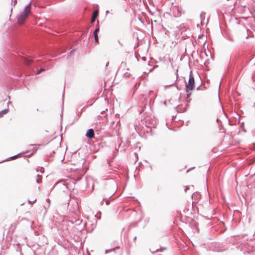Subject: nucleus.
Listing matches in <instances>:
<instances>
[{"label":"nucleus","mask_w":255,"mask_h":255,"mask_svg":"<svg viewBox=\"0 0 255 255\" xmlns=\"http://www.w3.org/2000/svg\"><path fill=\"white\" fill-rule=\"evenodd\" d=\"M18 60L19 61L20 64L14 65L13 67H12L11 72L15 77H17L19 78L22 76V74L24 71L22 64L26 66H30L33 62V60L29 57L23 55L19 57L18 58Z\"/></svg>","instance_id":"1"},{"label":"nucleus","mask_w":255,"mask_h":255,"mask_svg":"<svg viewBox=\"0 0 255 255\" xmlns=\"http://www.w3.org/2000/svg\"><path fill=\"white\" fill-rule=\"evenodd\" d=\"M195 88V79L191 71L189 74V78L187 83L186 82L185 90L188 92V90H193Z\"/></svg>","instance_id":"2"},{"label":"nucleus","mask_w":255,"mask_h":255,"mask_svg":"<svg viewBox=\"0 0 255 255\" xmlns=\"http://www.w3.org/2000/svg\"><path fill=\"white\" fill-rule=\"evenodd\" d=\"M86 171H85L83 169L79 170L78 172V175L72 179V182L74 184L76 183L77 182L79 181L82 179V177L84 175Z\"/></svg>","instance_id":"3"},{"label":"nucleus","mask_w":255,"mask_h":255,"mask_svg":"<svg viewBox=\"0 0 255 255\" xmlns=\"http://www.w3.org/2000/svg\"><path fill=\"white\" fill-rule=\"evenodd\" d=\"M28 16V14L21 12L17 16L18 22L20 24H23L27 19Z\"/></svg>","instance_id":"4"},{"label":"nucleus","mask_w":255,"mask_h":255,"mask_svg":"<svg viewBox=\"0 0 255 255\" xmlns=\"http://www.w3.org/2000/svg\"><path fill=\"white\" fill-rule=\"evenodd\" d=\"M54 186H58L61 188L64 192H66L68 190V187L63 181H60L56 183Z\"/></svg>","instance_id":"5"},{"label":"nucleus","mask_w":255,"mask_h":255,"mask_svg":"<svg viewBox=\"0 0 255 255\" xmlns=\"http://www.w3.org/2000/svg\"><path fill=\"white\" fill-rule=\"evenodd\" d=\"M86 136L88 138H93L95 137L94 131L93 128H89L87 130Z\"/></svg>","instance_id":"6"},{"label":"nucleus","mask_w":255,"mask_h":255,"mask_svg":"<svg viewBox=\"0 0 255 255\" xmlns=\"http://www.w3.org/2000/svg\"><path fill=\"white\" fill-rule=\"evenodd\" d=\"M30 8H31V4L29 3L24 7L22 12L29 15L30 13Z\"/></svg>","instance_id":"7"},{"label":"nucleus","mask_w":255,"mask_h":255,"mask_svg":"<svg viewBox=\"0 0 255 255\" xmlns=\"http://www.w3.org/2000/svg\"><path fill=\"white\" fill-rule=\"evenodd\" d=\"M82 220L81 219H77V220H75V221H74L73 220H71L70 222L72 223V224H75L76 225H81V224L82 223Z\"/></svg>","instance_id":"8"},{"label":"nucleus","mask_w":255,"mask_h":255,"mask_svg":"<svg viewBox=\"0 0 255 255\" xmlns=\"http://www.w3.org/2000/svg\"><path fill=\"white\" fill-rule=\"evenodd\" d=\"M96 99L94 98L89 100L86 104L87 106H92L96 101Z\"/></svg>","instance_id":"9"},{"label":"nucleus","mask_w":255,"mask_h":255,"mask_svg":"<svg viewBox=\"0 0 255 255\" xmlns=\"http://www.w3.org/2000/svg\"><path fill=\"white\" fill-rule=\"evenodd\" d=\"M8 112H9L8 108L4 109V110H3L0 111V118L2 117L4 115L6 114L7 113H8Z\"/></svg>","instance_id":"10"},{"label":"nucleus","mask_w":255,"mask_h":255,"mask_svg":"<svg viewBox=\"0 0 255 255\" xmlns=\"http://www.w3.org/2000/svg\"><path fill=\"white\" fill-rule=\"evenodd\" d=\"M42 176L39 175H37V178H36V181L37 183L39 184L40 182H42Z\"/></svg>","instance_id":"11"},{"label":"nucleus","mask_w":255,"mask_h":255,"mask_svg":"<svg viewBox=\"0 0 255 255\" xmlns=\"http://www.w3.org/2000/svg\"><path fill=\"white\" fill-rule=\"evenodd\" d=\"M110 181H111V184L115 188V187H118V185H117V184L116 183V181L115 180H114L112 178H111L110 179Z\"/></svg>","instance_id":"12"},{"label":"nucleus","mask_w":255,"mask_h":255,"mask_svg":"<svg viewBox=\"0 0 255 255\" xmlns=\"http://www.w3.org/2000/svg\"><path fill=\"white\" fill-rule=\"evenodd\" d=\"M200 196V195L199 193L195 192L193 194H192V199H194V198H198V196Z\"/></svg>","instance_id":"13"},{"label":"nucleus","mask_w":255,"mask_h":255,"mask_svg":"<svg viewBox=\"0 0 255 255\" xmlns=\"http://www.w3.org/2000/svg\"><path fill=\"white\" fill-rule=\"evenodd\" d=\"M205 14H206V12H204V11H202L201 13H200V18L201 19V20H203L205 19Z\"/></svg>","instance_id":"14"},{"label":"nucleus","mask_w":255,"mask_h":255,"mask_svg":"<svg viewBox=\"0 0 255 255\" xmlns=\"http://www.w3.org/2000/svg\"><path fill=\"white\" fill-rule=\"evenodd\" d=\"M100 31V28L99 27V26L95 29L94 31V33H93V34L94 35H98V32H99Z\"/></svg>","instance_id":"15"},{"label":"nucleus","mask_w":255,"mask_h":255,"mask_svg":"<svg viewBox=\"0 0 255 255\" xmlns=\"http://www.w3.org/2000/svg\"><path fill=\"white\" fill-rule=\"evenodd\" d=\"M21 154V153H19V154H17V155H14V156H11V157H9V158H7L6 159H5V160H3L2 162H4V161H9L10 159H12V158H14V157H16V156H17L18 155H19V154Z\"/></svg>","instance_id":"16"},{"label":"nucleus","mask_w":255,"mask_h":255,"mask_svg":"<svg viewBox=\"0 0 255 255\" xmlns=\"http://www.w3.org/2000/svg\"><path fill=\"white\" fill-rule=\"evenodd\" d=\"M191 90H188V92H186L187 99H189L191 96Z\"/></svg>","instance_id":"17"},{"label":"nucleus","mask_w":255,"mask_h":255,"mask_svg":"<svg viewBox=\"0 0 255 255\" xmlns=\"http://www.w3.org/2000/svg\"><path fill=\"white\" fill-rule=\"evenodd\" d=\"M94 37L95 42L98 43L99 42L98 35H94Z\"/></svg>","instance_id":"18"},{"label":"nucleus","mask_w":255,"mask_h":255,"mask_svg":"<svg viewBox=\"0 0 255 255\" xmlns=\"http://www.w3.org/2000/svg\"><path fill=\"white\" fill-rule=\"evenodd\" d=\"M45 71V69L43 68H41L39 70H38L36 72V74H38L39 73H40L41 72H43Z\"/></svg>","instance_id":"19"},{"label":"nucleus","mask_w":255,"mask_h":255,"mask_svg":"<svg viewBox=\"0 0 255 255\" xmlns=\"http://www.w3.org/2000/svg\"><path fill=\"white\" fill-rule=\"evenodd\" d=\"M150 251L152 254H154L155 253L161 252L162 251H161L160 249H157L155 251H152L150 250Z\"/></svg>","instance_id":"20"},{"label":"nucleus","mask_w":255,"mask_h":255,"mask_svg":"<svg viewBox=\"0 0 255 255\" xmlns=\"http://www.w3.org/2000/svg\"><path fill=\"white\" fill-rule=\"evenodd\" d=\"M115 251V249H109V250H106L105 253H106V254H108V253H109V252H110L111 251Z\"/></svg>","instance_id":"21"},{"label":"nucleus","mask_w":255,"mask_h":255,"mask_svg":"<svg viewBox=\"0 0 255 255\" xmlns=\"http://www.w3.org/2000/svg\"><path fill=\"white\" fill-rule=\"evenodd\" d=\"M17 3V0H12V4L14 6Z\"/></svg>","instance_id":"22"},{"label":"nucleus","mask_w":255,"mask_h":255,"mask_svg":"<svg viewBox=\"0 0 255 255\" xmlns=\"http://www.w3.org/2000/svg\"><path fill=\"white\" fill-rule=\"evenodd\" d=\"M62 53H63V52H59V51H57V53H56V54H55V55L54 56H57V55H61Z\"/></svg>","instance_id":"23"},{"label":"nucleus","mask_w":255,"mask_h":255,"mask_svg":"<svg viewBox=\"0 0 255 255\" xmlns=\"http://www.w3.org/2000/svg\"><path fill=\"white\" fill-rule=\"evenodd\" d=\"M175 74L176 75V79L178 78V70L177 69L176 71V73H175Z\"/></svg>","instance_id":"24"},{"label":"nucleus","mask_w":255,"mask_h":255,"mask_svg":"<svg viewBox=\"0 0 255 255\" xmlns=\"http://www.w3.org/2000/svg\"><path fill=\"white\" fill-rule=\"evenodd\" d=\"M87 226V223L85 222L83 225V228H86Z\"/></svg>","instance_id":"25"},{"label":"nucleus","mask_w":255,"mask_h":255,"mask_svg":"<svg viewBox=\"0 0 255 255\" xmlns=\"http://www.w3.org/2000/svg\"><path fill=\"white\" fill-rule=\"evenodd\" d=\"M106 204L107 205H108L110 204V201L109 200L106 201Z\"/></svg>","instance_id":"26"},{"label":"nucleus","mask_w":255,"mask_h":255,"mask_svg":"<svg viewBox=\"0 0 255 255\" xmlns=\"http://www.w3.org/2000/svg\"><path fill=\"white\" fill-rule=\"evenodd\" d=\"M189 188V187L188 186H186V189L185 190V192H187V190H188Z\"/></svg>","instance_id":"27"},{"label":"nucleus","mask_w":255,"mask_h":255,"mask_svg":"<svg viewBox=\"0 0 255 255\" xmlns=\"http://www.w3.org/2000/svg\"><path fill=\"white\" fill-rule=\"evenodd\" d=\"M28 201L29 203L35 202L36 201V199L34 200L33 201H31L29 200H28Z\"/></svg>","instance_id":"28"},{"label":"nucleus","mask_w":255,"mask_h":255,"mask_svg":"<svg viewBox=\"0 0 255 255\" xmlns=\"http://www.w3.org/2000/svg\"><path fill=\"white\" fill-rule=\"evenodd\" d=\"M94 14H96V15H98V12L97 11H95L94 14H93V16L94 15Z\"/></svg>","instance_id":"29"},{"label":"nucleus","mask_w":255,"mask_h":255,"mask_svg":"<svg viewBox=\"0 0 255 255\" xmlns=\"http://www.w3.org/2000/svg\"><path fill=\"white\" fill-rule=\"evenodd\" d=\"M95 21V19L94 16H93L92 19V22H94Z\"/></svg>","instance_id":"30"},{"label":"nucleus","mask_w":255,"mask_h":255,"mask_svg":"<svg viewBox=\"0 0 255 255\" xmlns=\"http://www.w3.org/2000/svg\"><path fill=\"white\" fill-rule=\"evenodd\" d=\"M151 94H154V92H153V91H150V92H149V95H151Z\"/></svg>","instance_id":"31"},{"label":"nucleus","mask_w":255,"mask_h":255,"mask_svg":"<svg viewBox=\"0 0 255 255\" xmlns=\"http://www.w3.org/2000/svg\"><path fill=\"white\" fill-rule=\"evenodd\" d=\"M201 86V85L199 86L197 88L196 90H199Z\"/></svg>","instance_id":"32"},{"label":"nucleus","mask_w":255,"mask_h":255,"mask_svg":"<svg viewBox=\"0 0 255 255\" xmlns=\"http://www.w3.org/2000/svg\"><path fill=\"white\" fill-rule=\"evenodd\" d=\"M77 118L76 119V120H78V119L80 118V115H77Z\"/></svg>","instance_id":"33"},{"label":"nucleus","mask_w":255,"mask_h":255,"mask_svg":"<svg viewBox=\"0 0 255 255\" xmlns=\"http://www.w3.org/2000/svg\"><path fill=\"white\" fill-rule=\"evenodd\" d=\"M239 58V57H237V62L239 63V60L238 59Z\"/></svg>","instance_id":"34"},{"label":"nucleus","mask_w":255,"mask_h":255,"mask_svg":"<svg viewBox=\"0 0 255 255\" xmlns=\"http://www.w3.org/2000/svg\"><path fill=\"white\" fill-rule=\"evenodd\" d=\"M109 13V10H107V11H106V14H108Z\"/></svg>","instance_id":"35"},{"label":"nucleus","mask_w":255,"mask_h":255,"mask_svg":"<svg viewBox=\"0 0 255 255\" xmlns=\"http://www.w3.org/2000/svg\"><path fill=\"white\" fill-rule=\"evenodd\" d=\"M217 252H220L221 251V250L220 249H217Z\"/></svg>","instance_id":"36"},{"label":"nucleus","mask_w":255,"mask_h":255,"mask_svg":"<svg viewBox=\"0 0 255 255\" xmlns=\"http://www.w3.org/2000/svg\"><path fill=\"white\" fill-rule=\"evenodd\" d=\"M121 64L122 65H126V63L123 62H122Z\"/></svg>","instance_id":"37"},{"label":"nucleus","mask_w":255,"mask_h":255,"mask_svg":"<svg viewBox=\"0 0 255 255\" xmlns=\"http://www.w3.org/2000/svg\"><path fill=\"white\" fill-rule=\"evenodd\" d=\"M190 170H191V169H189L187 170V172H189Z\"/></svg>","instance_id":"38"},{"label":"nucleus","mask_w":255,"mask_h":255,"mask_svg":"<svg viewBox=\"0 0 255 255\" xmlns=\"http://www.w3.org/2000/svg\"><path fill=\"white\" fill-rule=\"evenodd\" d=\"M64 93H63V100H64Z\"/></svg>","instance_id":"39"},{"label":"nucleus","mask_w":255,"mask_h":255,"mask_svg":"<svg viewBox=\"0 0 255 255\" xmlns=\"http://www.w3.org/2000/svg\"><path fill=\"white\" fill-rule=\"evenodd\" d=\"M151 102H152V100H151V99H150V104H151Z\"/></svg>","instance_id":"40"},{"label":"nucleus","mask_w":255,"mask_h":255,"mask_svg":"<svg viewBox=\"0 0 255 255\" xmlns=\"http://www.w3.org/2000/svg\"><path fill=\"white\" fill-rule=\"evenodd\" d=\"M136 239V237H135L133 238V240H135Z\"/></svg>","instance_id":"41"},{"label":"nucleus","mask_w":255,"mask_h":255,"mask_svg":"<svg viewBox=\"0 0 255 255\" xmlns=\"http://www.w3.org/2000/svg\"><path fill=\"white\" fill-rule=\"evenodd\" d=\"M11 102L10 101H8V102L7 103V105H8L9 103H10Z\"/></svg>","instance_id":"42"},{"label":"nucleus","mask_w":255,"mask_h":255,"mask_svg":"<svg viewBox=\"0 0 255 255\" xmlns=\"http://www.w3.org/2000/svg\"><path fill=\"white\" fill-rule=\"evenodd\" d=\"M119 43H120V45H121V46H122V44L120 42H119Z\"/></svg>","instance_id":"43"},{"label":"nucleus","mask_w":255,"mask_h":255,"mask_svg":"<svg viewBox=\"0 0 255 255\" xmlns=\"http://www.w3.org/2000/svg\"><path fill=\"white\" fill-rule=\"evenodd\" d=\"M230 40H231V41H233V40H232V38H230Z\"/></svg>","instance_id":"44"},{"label":"nucleus","mask_w":255,"mask_h":255,"mask_svg":"<svg viewBox=\"0 0 255 255\" xmlns=\"http://www.w3.org/2000/svg\"><path fill=\"white\" fill-rule=\"evenodd\" d=\"M0 255H2L1 252H0Z\"/></svg>","instance_id":"45"},{"label":"nucleus","mask_w":255,"mask_h":255,"mask_svg":"<svg viewBox=\"0 0 255 255\" xmlns=\"http://www.w3.org/2000/svg\"><path fill=\"white\" fill-rule=\"evenodd\" d=\"M254 147H255V144H254Z\"/></svg>","instance_id":"46"}]
</instances>
